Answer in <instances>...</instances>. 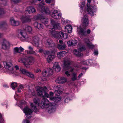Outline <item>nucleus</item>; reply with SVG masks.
Returning a JSON list of instances; mask_svg holds the SVG:
<instances>
[{"instance_id": "13", "label": "nucleus", "mask_w": 123, "mask_h": 123, "mask_svg": "<svg viewBox=\"0 0 123 123\" xmlns=\"http://www.w3.org/2000/svg\"><path fill=\"white\" fill-rule=\"evenodd\" d=\"M68 37V34H64L62 31L58 32L56 37L59 38H64L66 39Z\"/></svg>"}, {"instance_id": "58", "label": "nucleus", "mask_w": 123, "mask_h": 123, "mask_svg": "<svg viewBox=\"0 0 123 123\" xmlns=\"http://www.w3.org/2000/svg\"><path fill=\"white\" fill-rule=\"evenodd\" d=\"M94 54L95 55H98V52L97 50H95L94 51Z\"/></svg>"}, {"instance_id": "53", "label": "nucleus", "mask_w": 123, "mask_h": 123, "mask_svg": "<svg viewBox=\"0 0 123 123\" xmlns=\"http://www.w3.org/2000/svg\"><path fill=\"white\" fill-rule=\"evenodd\" d=\"M65 74L66 75L68 76H69L70 75V73L68 71H66L65 72Z\"/></svg>"}, {"instance_id": "56", "label": "nucleus", "mask_w": 123, "mask_h": 123, "mask_svg": "<svg viewBox=\"0 0 123 123\" xmlns=\"http://www.w3.org/2000/svg\"><path fill=\"white\" fill-rule=\"evenodd\" d=\"M41 70L40 69L38 68H37L35 69V72L36 73H37L40 72H41Z\"/></svg>"}, {"instance_id": "3", "label": "nucleus", "mask_w": 123, "mask_h": 123, "mask_svg": "<svg viewBox=\"0 0 123 123\" xmlns=\"http://www.w3.org/2000/svg\"><path fill=\"white\" fill-rule=\"evenodd\" d=\"M36 91L37 94L41 97H45L47 98H49L50 99V98L53 97H52L54 93L52 92H50V95L48 94L46 92L47 89L45 87H37L36 88Z\"/></svg>"}, {"instance_id": "10", "label": "nucleus", "mask_w": 123, "mask_h": 123, "mask_svg": "<svg viewBox=\"0 0 123 123\" xmlns=\"http://www.w3.org/2000/svg\"><path fill=\"white\" fill-rule=\"evenodd\" d=\"M85 49L86 48L84 46H82L77 49L74 50L73 51V52L76 56L81 57L83 55L81 53V52L82 51L85 50Z\"/></svg>"}, {"instance_id": "19", "label": "nucleus", "mask_w": 123, "mask_h": 123, "mask_svg": "<svg viewBox=\"0 0 123 123\" xmlns=\"http://www.w3.org/2000/svg\"><path fill=\"white\" fill-rule=\"evenodd\" d=\"M66 81V78L63 77H59L55 80L56 83L59 84H62Z\"/></svg>"}, {"instance_id": "47", "label": "nucleus", "mask_w": 123, "mask_h": 123, "mask_svg": "<svg viewBox=\"0 0 123 123\" xmlns=\"http://www.w3.org/2000/svg\"><path fill=\"white\" fill-rule=\"evenodd\" d=\"M81 63L84 65H87L90 63L89 60H87L86 61H83L81 62Z\"/></svg>"}, {"instance_id": "57", "label": "nucleus", "mask_w": 123, "mask_h": 123, "mask_svg": "<svg viewBox=\"0 0 123 123\" xmlns=\"http://www.w3.org/2000/svg\"><path fill=\"white\" fill-rule=\"evenodd\" d=\"M52 0H45V2L48 4H49L51 2Z\"/></svg>"}, {"instance_id": "63", "label": "nucleus", "mask_w": 123, "mask_h": 123, "mask_svg": "<svg viewBox=\"0 0 123 123\" xmlns=\"http://www.w3.org/2000/svg\"><path fill=\"white\" fill-rule=\"evenodd\" d=\"M43 52V50L41 49H39V52L40 53H42Z\"/></svg>"}, {"instance_id": "20", "label": "nucleus", "mask_w": 123, "mask_h": 123, "mask_svg": "<svg viewBox=\"0 0 123 123\" xmlns=\"http://www.w3.org/2000/svg\"><path fill=\"white\" fill-rule=\"evenodd\" d=\"M51 23L54 29H59L61 27L59 23L55 22L52 19L51 20Z\"/></svg>"}, {"instance_id": "38", "label": "nucleus", "mask_w": 123, "mask_h": 123, "mask_svg": "<svg viewBox=\"0 0 123 123\" xmlns=\"http://www.w3.org/2000/svg\"><path fill=\"white\" fill-rule=\"evenodd\" d=\"M71 80L73 81L76 80L77 79V74L75 73H74L71 74Z\"/></svg>"}, {"instance_id": "34", "label": "nucleus", "mask_w": 123, "mask_h": 123, "mask_svg": "<svg viewBox=\"0 0 123 123\" xmlns=\"http://www.w3.org/2000/svg\"><path fill=\"white\" fill-rule=\"evenodd\" d=\"M62 98L61 97H51L50 98V100H53L56 102L60 101Z\"/></svg>"}, {"instance_id": "49", "label": "nucleus", "mask_w": 123, "mask_h": 123, "mask_svg": "<svg viewBox=\"0 0 123 123\" xmlns=\"http://www.w3.org/2000/svg\"><path fill=\"white\" fill-rule=\"evenodd\" d=\"M2 2L1 3L4 6H5L7 4V1L6 0H1Z\"/></svg>"}, {"instance_id": "43", "label": "nucleus", "mask_w": 123, "mask_h": 123, "mask_svg": "<svg viewBox=\"0 0 123 123\" xmlns=\"http://www.w3.org/2000/svg\"><path fill=\"white\" fill-rule=\"evenodd\" d=\"M24 89V86L23 85L20 84L19 86L18 89V92H20L21 90H23Z\"/></svg>"}, {"instance_id": "62", "label": "nucleus", "mask_w": 123, "mask_h": 123, "mask_svg": "<svg viewBox=\"0 0 123 123\" xmlns=\"http://www.w3.org/2000/svg\"><path fill=\"white\" fill-rule=\"evenodd\" d=\"M15 68L16 70H17L19 69V67L18 65H16L15 66Z\"/></svg>"}, {"instance_id": "51", "label": "nucleus", "mask_w": 123, "mask_h": 123, "mask_svg": "<svg viewBox=\"0 0 123 123\" xmlns=\"http://www.w3.org/2000/svg\"><path fill=\"white\" fill-rule=\"evenodd\" d=\"M69 69L68 68H66V69H67L68 70H69L70 72H72L74 70V68H73L71 67H70V66H69Z\"/></svg>"}, {"instance_id": "11", "label": "nucleus", "mask_w": 123, "mask_h": 123, "mask_svg": "<svg viewBox=\"0 0 123 123\" xmlns=\"http://www.w3.org/2000/svg\"><path fill=\"white\" fill-rule=\"evenodd\" d=\"M23 111L28 118L29 119L31 117V116L30 115L33 112L31 109L28 107H26L23 109Z\"/></svg>"}, {"instance_id": "18", "label": "nucleus", "mask_w": 123, "mask_h": 123, "mask_svg": "<svg viewBox=\"0 0 123 123\" xmlns=\"http://www.w3.org/2000/svg\"><path fill=\"white\" fill-rule=\"evenodd\" d=\"M45 43L46 46L47 47H53L55 45L53 41L50 39H48Z\"/></svg>"}, {"instance_id": "55", "label": "nucleus", "mask_w": 123, "mask_h": 123, "mask_svg": "<svg viewBox=\"0 0 123 123\" xmlns=\"http://www.w3.org/2000/svg\"><path fill=\"white\" fill-rule=\"evenodd\" d=\"M4 12L3 10L0 8V15L4 14Z\"/></svg>"}, {"instance_id": "22", "label": "nucleus", "mask_w": 123, "mask_h": 123, "mask_svg": "<svg viewBox=\"0 0 123 123\" xmlns=\"http://www.w3.org/2000/svg\"><path fill=\"white\" fill-rule=\"evenodd\" d=\"M27 12L31 14L36 12V10L34 8L32 7H29L26 8L25 13H27Z\"/></svg>"}, {"instance_id": "54", "label": "nucleus", "mask_w": 123, "mask_h": 123, "mask_svg": "<svg viewBox=\"0 0 123 123\" xmlns=\"http://www.w3.org/2000/svg\"><path fill=\"white\" fill-rule=\"evenodd\" d=\"M23 123H30V122L29 120L26 119L24 120L23 122Z\"/></svg>"}, {"instance_id": "25", "label": "nucleus", "mask_w": 123, "mask_h": 123, "mask_svg": "<svg viewBox=\"0 0 123 123\" xmlns=\"http://www.w3.org/2000/svg\"><path fill=\"white\" fill-rule=\"evenodd\" d=\"M49 32L50 35L56 38L58 32L55 31V29L54 28H50L49 30Z\"/></svg>"}, {"instance_id": "8", "label": "nucleus", "mask_w": 123, "mask_h": 123, "mask_svg": "<svg viewBox=\"0 0 123 123\" xmlns=\"http://www.w3.org/2000/svg\"><path fill=\"white\" fill-rule=\"evenodd\" d=\"M34 103H31V108L33 110L34 112L36 113H37L39 112L37 107L39 105V100L37 99L36 98H34L33 99Z\"/></svg>"}, {"instance_id": "26", "label": "nucleus", "mask_w": 123, "mask_h": 123, "mask_svg": "<svg viewBox=\"0 0 123 123\" xmlns=\"http://www.w3.org/2000/svg\"><path fill=\"white\" fill-rule=\"evenodd\" d=\"M33 25L35 28L39 29H42L43 28V26L42 24L37 22H34Z\"/></svg>"}, {"instance_id": "9", "label": "nucleus", "mask_w": 123, "mask_h": 123, "mask_svg": "<svg viewBox=\"0 0 123 123\" xmlns=\"http://www.w3.org/2000/svg\"><path fill=\"white\" fill-rule=\"evenodd\" d=\"M72 61L68 58L66 57L64 58L63 61V68L64 69L68 68L69 69V66L72 64Z\"/></svg>"}, {"instance_id": "24", "label": "nucleus", "mask_w": 123, "mask_h": 123, "mask_svg": "<svg viewBox=\"0 0 123 123\" xmlns=\"http://www.w3.org/2000/svg\"><path fill=\"white\" fill-rule=\"evenodd\" d=\"M78 33L81 35H86V31L81 26H80L78 28Z\"/></svg>"}, {"instance_id": "46", "label": "nucleus", "mask_w": 123, "mask_h": 123, "mask_svg": "<svg viewBox=\"0 0 123 123\" xmlns=\"http://www.w3.org/2000/svg\"><path fill=\"white\" fill-rule=\"evenodd\" d=\"M17 87V83L16 82H13L12 83L11 85V87L13 89H14L15 88Z\"/></svg>"}, {"instance_id": "60", "label": "nucleus", "mask_w": 123, "mask_h": 123, "mask_svg": "<svg viewBox=\"0 0 123 123\" xmlns=\"http://www.w3.org/2000/svg\"><path fill=\"white\" fill-rule=\"evenodd\" d=\"M82 5L80 7V8L82 9L83 8V7H84L85 5V3L84 2H82L81 3Z\"/></svg>"}, {"instance_id": "50", "label": "nucleus", "mask_w": 123, "mask_h": 123, "mask_svg": "<svg viewBox=\"0 0 123 123\" xmlns=\"http://www.w3.org/2000/svg\"><path fill=\"white\" fill-rule=\"evenodd\" d=\"M6 22L5 21H2L0 22V27H1L2 26L6 25Z\"/></svg>"}, {"instance_id": "48", "label": "nucleus", "mask_w": 123, "mask_h": 123, "mask_svg": "<svg viewBox=\"0 0 123 123\" xmlns=\"http://www.w3.org/2000/svg\"><path fill=\"white\" fill-rule=\"evenodd\" d=\"M40 15H39L37 16H36L34 17L33 18L35 20H37L39 19H40Z\"/></svg>"}, {"instance_id": "5", "label": "nucleus", "mask_w": 123, "mask_h": 123, "mask_svg": "<svg viewBox=\"0 0 123 123\" xmlns=\"http://www.w3.org/2000/svg\"><path fill=\"white\" fill-rule=\"evenodd\" d=\"M44 1H42L40 4L37 5L36 7L38 11L44 12L46 13L49 14L50 12L48 8L44 6Z\"/></svg>"}, {"instance_id": "16", "label": "nucleus", "mask_w": 123, "mask_h": 123, "mask_svg": "<svg viewBox=\"0 0 123 123\" xmlns=\"http://www.w3.org/2000/svg\"><path fill=\"white\" fill-rule=\"evenodd\" d=\"M39 38L37 36H35L32 38V44L37 47H38L39 44Z\"/></svg>"}, {"instance_id": "21", "label": "nucleus", "mask_w": 123, "mask_h": 123, "mask_svg": "<svg viewBox=\"0 0 123 123\" xmlns=\"http://www.w3.org/2000/svg\"><path fill=\"white\" fill-rule=\"evenodd\" d=\"M78 43V40L75 39L70 40L68 41L67 43L68 46H74L77 45Z\"/></svg>"}, {"instance_id": "27", "label": "nucleus", "mask_w": 123, "mask_h": 123, "mask_svg": "<svg viewBox=\"0 0 123 123\" xmlns=\"http://www.w3.org/2000/svg\"><path fill=\"white\" fill-rule=\"evenodd\" d=\"M10 22L11 25L13 26H17L19 25V22L15 21L14 18H11L10 20Z\"/></svg>"}, {"instance_id": "23", "label": "nucleus", "mask_w": 123, "mask_h": 123, "mask_svg": "<svg viewBox=\"0 0 123 123\" xmlns=\"http://www.w3.org/2000/svg\"><path fill=\"white\" fill-rule=\"evenodd\" d=\"M53 69L56 72H59L61 70V68L60 67L57 62H55L54 64L53 67Z\"/></svg>"}, {"instance_id": "31", "label": "nucleus", "mask_w": 123, "mask_h": 123, "mask_svg": "<svg viewBox=\"0 0 123 123\" xmlns=\"http://www.w3.org/2000/svg\"><path fill=\"white\" fill-rule=\"evenodd\" d=\"M66 54L67 52L65 51L60 52L57 53V56L58 58L60 59L64 56Z\"/></svg>"}, {"instance_id": "28", "label": "nucleus", "mask_w": 123, "mask_h": 123, "mask_svg": "<svg viewBox=\"0 0 123 123\" xmlns=\"http://www.w3.org/2000/svg\"><path fill=\"white\" fill-rule=\"evenodd\" d=\"M24 50V49L21 47H20L19 48L16 47L14 48V51L15 54L17 53H20Z\"/></svg>"}, {"instance_id": "64", "label": "nucleus", "mask_w": 123, "mask_h": 123, "mask_svg": "<svg viewBox=\"0 0 123 123\" xmlns=\"http://www.w3.org/2000/svg\"><path fill=\"white\" fill-rule=\"evenodd\" d=\"M86 32L88 34H89L90 33L91 30L90 29H87L86 31Z\"/></svg>"}, {"instance_id": "30", "label": "nucleus", "mask_w": 123, "mask_h": 123, "mask_svg": "<svg viewBox=\"0 0 123 123\" xmlns=\"http://www.w3.org/2000/svg\"><path fill=\"white\" fill-rule=\"evenodd\" d=\"M84 41L87 44L89 48H93L94 47V45L90 42L88 38H85L84 39Z\"/></svg>"}, {"instance_id": "7", "label": "nucleus", "mask_w": 123, "mask_h": 123, "mask_svg": "<svg viewBox=\"0 0 123 123\" xmlns=\"http://www.w3.org/2000/svg\"><path fill=\"white\" fill-rule=\"evenodd\" d=\"M87 10L89 12V14L91 16H94V13L96 11V8L93 6H90V3L91 2V0H87Z\"/></svg>"}, {"instance_id": "35", "label": "nucleus", "mask_w": 123, "mask_h": 123, "mask_svg": "<svg viewBox=\"0 0 123 123\" xmlns=\"http://www.w3.org/2000/svg\"><path fill=\"white\" fill-rule=\"evenodd\" d=\"M41 21L45 24H47L48 21V20L46 18L42 17L40 19Z\"/></svg>"}, {"instance_id": "52", "label": "nucleus", "mask_w": 123, "mask_h": 123, "mask_svg": "<svg viewBox=\"0 0 123 123\" xmlns=\"http://www.w3.org/2000/svg\"><path fill=\"white\" fill-rule=\"evenodd\" d=\"M11 1L12 2L17 3L19 2L20 0H11Z\"/></svg>"}, {"instance_id": "14", "label": "nucleus", "mask_w": 123, "mask_h": 123, "mask_svg": "<svg viewBox=\"0 0 123 123\" xmlns=\"http://www.w3.org/2000/svg\"><path fill=\"white\" fill-rule=\"evenodd\" d=\"M83 26L84 27H86L89 24V20L87 15H85L82 18Z\"/></svg>"}, {"instance_id": "45", "label": "nucleus", "mask_w": 123, "mask_h": 123, "mask_svg": "<svg viewBox=\"0 0 123 123\" xmlns=\"http://www.w3.org/2000/svg\"><path fill=\"white\" fill-rule=\"evenodd\" d=\"M46 69L47 70V71L48 73H49L48 74L49 75H51L53 74V71L52 69L50 68H48Z\"/></svg>"}, {"instance_id": "33", "label": "nucleus", "mask_w": 123, "mask_h": 123, "mask_svg": "<svg viewBox=\"0 0 123 123\" xmlns=\"http://www.w3.org/2000/svg\"><path fill=\"white\" fill-rule=\"evenodd\" d=\"M29 95H31V96H34L36 94L34 90L32 88H29L28 91Z\"/></svg>"}, {"instance_id": "39", "label": "nucleus", "mask_w": 123, "mask_h": 123, "mask_svg": "<svg viewBox=\"0 0 123 123\" xmlns=\"http://www.w3.org/2000/svg\"><path fill=\"white\" fill-rule=\"evenodd\" d=\"M62 91V90H61L60 88H59L57 90H55V93L57 96H59L61 94Z\"/></svg>"}, {"instance_id": "32", "label": "nucleus", "mask_w": 123, "mask_h": 123, "mask_svg": "<svg viewBox=\"0 0 123 123\" xmlns=\"http://www.w3.org/2000/svg\"><path fill=\"white\" fill-rule=\"evenodd\" d=\"M65 31L68 33H70L72 32V27L71 26L67 25L65 27Z\"/></svg>"}, {"instance_id": "37", "label": "nucleus", "mask_w": 123, "mask_h": 123, "mask_svg": "<svg viewBox=\"0 0 123 123\" xmlns=\"http://www.w3.org/2000/svg\"><path fill=\"white\" fill-rule=\"evenodd\" d=\"M66 47L65 44H59L57 47L59 50H63Z\"/></svg>"}, {"instance_id": "15", "label": "nucleus", "mask_w": 123, "mask_h": 123, "mask_svg": "<svg viewBox=\"0 0 123 123\" xmlns=\"http://www.w3.org/2000/svg\"><path fill=\"white\" fill-rule=\"evenodd\" d=\"M9 42L5 39H4L2 43V48L4 50H7L9 48Z\"/></svg>"}, {"instance_id": "40", "label": "nucleus", "mask_w": 123, "mask_h": 123, "mask_svg": "<svg viewBox=\"0 0 123 123\" xmlns=\"http://www.w3.org/2000/svg\"><path fill=\"white\" fill-rule=\"evenodd\" d=\"M61 22L64 25H65L67 24L70 23L71 22L69 21L65 20L63 18L61 19Z\"/></svg>"}, {"instance_id": "44", "label": "nucleus", "mask_w": 123, "mask_h": 123, "mask_svg": "<svg viewBox=\"0 0 123 123\" xmlns=\"http://www.w3.org/2000/svg\"><path fill=\"white\" fill-rule=\"evenodd\" d=\"M47 70L46 69L42 72V75L45 77H47L49 76V73L47 72Z\"/></svg>"}, {"instance_id": "4", "label": "nucleus", "mask_w": 123, "mask_h": 123, "mask_svg": "<svg viewBox=\"0 0 123 123\" xmlns=\"http://www.w3.org/2000/svg\"><path fill=\"white\" fill-rule=\"evenodd\" d=\"M5 68L7 69V72L9 74H16V72L14 70L12 67V63L9 61H5L3 62Z\"/></svg>"}, {"instance_id": "41", "label": "nucleus", "mask_w": 123, "mask_h": 123, "mask_svg": "<svg viewBox=\"0 0 123 123\" xmlns=\"http://www.w3.org/2000/svg\"><path fill=\"white\" fill-rule=\"evenodd\" d=\"M27 70L25 69L21 68L20 69L19 72L20 74H23L24 75H27V73L28 72Z\"/></svg>"}, {"instance_id": "36", "label": "nucleus", "mask_w": 123, "mask_h": 123, "mask_svg": "<svg viewBox=\"0 0 123 123\" xmlns=\"http://www.w3.org/2000/svg\"><path fill=\"white\" fill-rule=\"evenodd\" d=\"M55 56L54 55H50L47 58V61L49 63L50 62L55 58Z\"/></svg>"}, {"instance_id": "61", "label": "nucleus", "mask_w": 123, "mask_h": 123, "mask_svg": "<svg viewBox=\"0 0 123 123\" xmlns=\"http://www.w3.org/2000/svg\"><path fill=\"white\" fill-rule=\"evenodd\" d=\"M18 61L20 63H23V62H23L22 59V58H20L18 60Z\"/></svg>"}, {"instance_id": "6", "label": "nucleus", "mask_w": 123, "mask_h": 123, "mask_svg": "<svg viewBox=\"0 0 123 123\" xmlns=\"http://www.w3.org/2000/svg\"><path fill=\"white\" fill-rule=\"evenodd\" d=\"M25 61L26 62H23V65L27 68H29L31 65L34 64V58L32 56H28L25 58Z\"/></svg>"}, {"instance_id": "59", "label": "nucleus", "mask_w": 123, "mask_h": 123, "mask_svg": "<svg viewBox=\"0 0 123 123\" xmlns=\"http://www.w3.org/2000/svg\"><path fill=\"white\" fill-rule=\"evenodd\" d=\"M83 75V74L82 73L80 74L78 77V79H79L80 78L82 77Z\"/></svg>"}, {"instance_id": "2", "label": "nucleus", "mask_w": 123, "mask_h": 123, "mask_svg": "<svg viewBox=\"0 0 123 123\" xmlns=\"http://www.w3.org/2000/svg\"><path fill=\"white\" fill-rule=\"evenodd\" d=\"M25 31L31 33L32 31V29L31 26L25 25L23 26V29L18 30L19 34L21 36V40L23 41L27 40L29 38V36Z\"/></svg>"}, {"instance_id": "29", "label": "nucleus", "mask_w": 123, "mask_h": 123, "mask_svg": "<svg viewBox=\"0 0 123 123\" xmlns=\"http://www.w3.org/2000/svg\"><path fill=\"white\" fill-rule=\"evenodd\" d=\"M28 48L29 50L28 52L30 54H33L34 55H37V52L36 51H34L33 50V48L31 46H29L28 47Z\"/></svg>"}, {"instance_id": "42", "label": "nucleus", "mask_w": 123, "mask_h": 123, "mask_svg": "<svg viewBox=\"0 0 123 123\" xmlns=\"http://www.w3.org/2000/svg\"><path fill=\"white\" fill-rule=\"evenodd\" d=\"M26 75L29 77L31 78L32 79H33L35 78V77L33 74L31 72H28L27 73Z\"/></svg>"}, {"instance_id": "17", "label": "nucleus", "mask_w": 123, "mask_h": 123, "mask_svg": "<svg viewBox=\"0 0 123 123\" xmlns=\"http://www.w3.org/2000/svg\"><path fill=\"white\" fill-rule=\"evenodd\" d=\"M21 19L23 23L29 22L31 20L30 17L28 16H23L21 18Z\"/></svg>"}, {"instance_id": "12", "label": "nucleus", "mask_w": 123, "mask_h": 123, "mask_svg": "<svg viewBox=\"0 0 123 123\" xmlns=\"http://www.w3.org/2000/svg\"><path fill=\"white\" fill-rule=\"evenodd\" d=\"M62 14L61 13L58 12V10H54L52 16L54 18L58 19L61 18L62 17Z\"/></svg>"}, {"instance_id": "1", "label": "nucleus", "mask_w": 123, "mask_h": 123, "mask_svg": "<svg viewBox=\"0 0 123 123\" xmlns=\"http://www.w3.org/2000/svg\"><path fill=\"white\" fill-rule=\"evenodd\" d=\"M40 106L42 108L45 109L46 111L49 113H54L56 109V104L50 102L46 99H43L42 100Z\"/></svg>"}]
</instances>
